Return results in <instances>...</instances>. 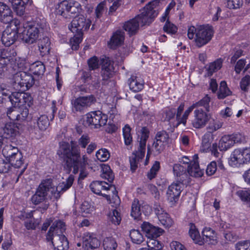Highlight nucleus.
Here are the masks:
<instances>
[{
  "label": "nucleus",
  "mask_w": 250,
  "mask_h": 250,
  "mask_svg": "<svg viewBox=\"0 0 250 250\" xmlns=\"http://www.w3.org/2000/svg\"><path fill=\"white\" fill-rule=\"evenodd\" d=\"M57 154L63 160L64 168L66 169L67 173H69L73 168L74 174H77L80 169V179H83L87 176V173L84 171V169L88 165V157L86 155L81 157V150L74 141H71L70 144L66 142H60Z\"/></svg>",
  "instance_id": "1"
},
{
  "label": "nucleus",
  "mask_w": 250,
  "mask_h": 250,
  "mask_svg": "<svg viewBox=\"0 0 250 250\" xmlns=\"http://www.w3.org/2000/svg\"><path fill=\"white\" fill-rule=\"evenodd\" d=\"M46 23L44 21H36L24 26L21 32L19 29L18 32L20 37L25 43L32 44L43 33L46 27Z\"/></svg>",
  "instance_id": "2"
},
{
  "label": "nucleus",
  "mask_w": 250,
  "mask_h": 250,
  "mask_svg": "<svg viewBox=\"0 0 250 250\" xmlns=\"http://www.w3.org/2000/svg\"><path fill=\"white\" fill-rule=\"evenodd\" d=\"M213 34L212 29L209 26L202 25L198 28L191 26L188 31L189 39H193L195 36V43L198 47H201L208 43L211 40Z\"/></svg>",
  "instance_id": "3"
},
{
  "label": "nucleus",
  "mask_w": 250,
  "mask_h": 250,
  "mask_svg": "<svg viewBox=\"0 0 250 250\" xmlns=\"http://www.w3.org/2000/svg\"><path fill=\"white\" fill-rule=\"evenodd\" d=\"M146 14V12H141L140 14L136 16L134 18L124 23L123 28L127 32L130 36L137 33L140 24L143 26L151 23L156 15V12H153L148 16H147Z\"/></svg>",
  "instance_id": "4"
},
{
  "label": "nucleus",
  "mask_w": 250,
  "mask_h": 250,
  "mask_svg": "<svg viewBox=\"0 0 250 250\" xmlns=\"http://www.w3.org/2000/svg\"><path fill=\"white\" fill-rule=\"evenodd\" d=\"M2 153L6 160L15 168H19L23 164V156L18 147L6 142L2 149Z\"/></svg>",
  "instance_id": "5"
},
{
  "label": "nucleus",
  "mask_w": 250,
  "mask_h": 250,
  "mask_svg": "<svg viewBox=\"0 0 250 250\" xmlns=\"http://www.w3.org/2000/svg\"><path fill=\"white\" fill-rule=\"evenodd\" d=\"M34 83L33 76L24 71L18 72L13 76V86L17 91H26L31 87Z\"/></svg>",
  "instance_id": "6"
},
{
  "label": "nucleus",
  "mask_w": 250,
  "mask_h": 250,
  "mask_svg": "<svg viewBox=\"0 0 250 250\" xmlns=\"http://www.w3.org/2000/svg\"><path fill=\"white\" fill-rule=\"evenodd\" d=\"M141 137L139 140V146L138 150L134 154L135 157L130 159L131 170L134 172L138 167L136 157L142 159L145 156L146 152V143L147 140L149 131L146 127H143L141 129Z\"/></svg>",
  "instance_id": "7"
},
{
  "label": "nucleus",
  "mask_w": 250,
  "mask_h": 250,
  "mask_svg": "<svg viewBox=\"0 0 250 250\" xmlns=\"http://www.w3.org/2000/svg\"><path fill=\"white\" fill-rule=\"evenodd\" d=\"M250 162V147L235 149L229 158V164L232 167H239L241 165Z\"/></svg>",
  "instance_id": "8"
},
{
  "label": "nucleus",
  "mask_w": 250,
  "mask_h": 250,
  "mask_svg": "<svg viewBox=\"0 0 250 250\" xmlns=\"http://www.w3.org/2000/svg\"><path fill=\"white\" fill-rule=\"evenodd\" d=\"M184 179L176 180V182L171 184L167 191L166 197L171 206H175L179 200L180 195L185 185Z\"/></svg>",
  "instance_id": "9"
},
{
  "label": "nucleus",
  "mask_w": 250,
  "mask_h": 250,
  "mask_svg": "<svg viewBox=\"0 0 250 250\" xmlns=\"http://www.w3.org/2000/svg\"><path fill=\"white\" fill-rule=\"evenodd\" d=\"M9 99L12 105L15 108H20L25 105L30 107L33 104V98L31 95L20 91L12 92L9 95Z\"/></svg>",
  "instance_id": "10"
},
{
  "label": "nucleus",
  "mask_w": 250,
  "mask_h": 250,
  "mask_svg": "<svg viewBox=\"0 0 250 250\" xmlns=\"http://www.w3.org/2000/svg\"><path fill=\"white\" fill-rule=\"evenodd\" d=\"M53 188L52 180L50 178L43 180L37 189L36 193L31 198L34 205H38L43 202L47 195L48 191Z\"/></svg>",
  "instance_id": "11"
},
{
  "label": "nucleus",
  "mask_w": 250,
  "mask_h": 250,
  "mask_svg": "<svg viewBox=\"0 0 250 250\" xmlns=\"http://www.w3.org/2000/svg\"><path fill=\"white\" fill-rule=\"evenodd\" d=\"M91 23V21L89 19L83 15H79L72 20L69 28L74 34L83 35V31L89 29Z\"/></svg>",
  "instance_id": "12"
},
{
  "label": "nucleus",
  "mask_w": 250,
  "mask_h": 250,
  "mask_svg": "<svg viewBox=\"0 0 250 250\" xmlns=\"http://www.w3.org/2000/svg\"><path fill=\"white\" fill-rule=\"evenodd\" d=\"M107 121V115L99 110L91 112L86 115V124L93 126L94 128H99L106 125Z\"/></svg>",
  "instance_id": "13"
},
{
  "label": "nucleus",
  "mask_w": 250,
  "mask_h": 250,
  "mask_svg": "<svg viewBox=\"0 0 250 250\" xmlns=\"http://www.w3.org/2000/svg\"><path fill=\"white\" fill-rule=\"evenodd\" d=\"M209 120L208 114L203 108H196L194 111V118L192 121L193 126L200 128L206 125Z\"/></svg>",
  "instance_id": "14"
},
{
  "label": "nucleus",
  "mask_w": 250,
  "mask_h": 250,
  "mask_svg": "<svg viewBox=\"0 0 250 250\" xmlns=\"http://www.w3.org/2000/svg\"><path fill=\"white\" fill-rule=\"evenodd\" d=\"M101 76L103 80H107L112 77L114 68L113 62L109 58L104 57L101 59Z\"/></svg>",
  "instance_id": "15"
},
{
  "label": "nucleus",
  "mask_w": 250,
  "mask_h": 250,
  "mask_svg": "<svg viewBox=\"0 0 250 250\" xmlns=\"http://www.w3.org/2000/svg\"><path fill=\"white\" fill-rule=\"evenodd\" d=\"M47 242H50L55 249L57 250H67L69 248L68 241L64 234H55L48 239L46 236Z\"/></svg>",
  "instance_id": "16"
},
{
  "label": "nucleus",
  "mask_w": 250,
  "mask_h": 250,
  "mask_svg": "<svg viewBox=\"0 0 250 250\" xmlns=\"http://www.w3.org/2000/svg\"><path fill=\"white\" fill-rule=\"evenodd\" d=\"M156 141L153 144L157 153H160L165 148L166 145L168 144L169 137L166 131L158 132L155 136Z\"/></svg>",
  "instance_id": "17"
},
{
  "label": "nucleus",
  "mask_w": 250,
  "mask_h": 250,
  "mask_svg": "<svg viewBox=\"0 0 250 250\" xmlns=\"http://www.w3.org/2000/svg\"><path fill=\"white\" fill-rule=\"evenodd\" d=\"M95 102V98L93 95L80 97L72 102V105L77 111H81L85 108L90 106Z\"/></svg>",
  "instance_id": "18"
},
{
  "label": "nucleus",
  "mask_w": 250,
  "mask_h": 250,
  "mask_svg": "<svg viewBox=\"0 0 250 250\" xmlns=\"http://www.w3.org/2000/svg\"><path fill=\"white\" fill-rule=\"evenodd\" d=\"M155 214L161 222L166 228H169L173 225V221L168 214L166 212L163 208L158 204H155L154 206Z\"/></svg>",
  "instance_id": "19"
},
{
  "label": "nucleus",
  "mask_w": 250,
  "mask_h": 250,
  "mask_svg": "<svg viewBox=\"0 0 250 250\" xmlns=\"http://www.w3.org/2000/svg\"><path fill=\"white\" fill-rule=\"evenodd\" d=\"M112 187L115 189L114 186H109L107 183L103 181H94L90 185V188L93 192L103 196H105L106 194L103 193L102 192V190H107L109 189V188H111ZM117 193V191L115 190L113 194L118 198Z\"/></svg>",
  "instance_id": "20"
},
{
  "label": "nucleus",
  "mask_w": 250,
  "mask_h": 250,
  "mask_svg": "<svg viewBox=\"0 0 250 250\" xmlns=\"http://www.w3.org/2000/svg\"><path fill=\"white\" fill-rule=\"evenodd\" d=\"M65 230V226L63 222L61 220L55 221L50 227L46 236L48 239H51V236L55 234H63Z\"/></svg>",
  "instance_id": "21"
},
{
  "label": "nucleus",
  "mask_w": 250,
  "mask_h": 250,
  "mask_svg": "<svg viewBox=\"0 0 250 250\" xmlns=\"http://www.w3.org/2000/svg\"><path fill=\"white\" fill-rule=\"evenodd\" d=\"M18 38L17 33L15 30L6 29L2 33L1 42L6 46H9L14 43Z\"/></svg>",
  "instance_id": "22"
},
{
  "label": "nucleus",
  "mask_w": 250,
  "mask_h": 250,
  "mask_svg": "<svg viewBox=\"0 0 250 250\" xmlns=\"http://www.w3.org/2000/svg\"><path fill=\"white\" fill-rule=\"evenodd\" d=\"M198 157L197 154L193 156V161L188 166L187 171L188 174L194 177H200L203 174V171L200 168L198 163L197 162Z\"/></svg>",
  "instance_id": "23"
},
{
  "label": "nucleus",
  "mask_w": 250,
  "mask_h": 250,
  "mask_svg": "<svg viewBox=\"0 0 250 250\" xmlns=\"http://www.w3.org/2000/svg\"><path fill=\"white\" fill-rule=\"evenodd\" d=\"M125 33L123 31L119 30L115 32L110 38L108 45L111 48H115L121 45L125 40Z\"/></svg>",
  "instance_id": "24"
},
{
  "label": "nucleus",
  "mask_w": 250,
  "mask_h": 250,
  "mask_svg": "<svg viewBox=\"0 0 250 250\" xmlns=\"http://www.w3.org/2000/svg\"><path fill=\"white\" fill-rule=\"evenodd\" d=\"M83 246L91 250L96 249L100 245L98 239L89 233H85L83 237Z\"/></svg>",
  "instance_id": "25"
},
{
  "label": "nucleus",
  "mask_w": 250,
  "mask_h": 250,
  "mask_svg": "<svg viewBox=\"0 0 250 250\" xmlns=\"http://www.w3.org/2000/svg\"><path fill=\"white\" fill-rule=\"evenodd\" d=\"M17 14L20 16L23 15L25 12V6L29 0H9Z\"/></svg>",
  "instance_id": "26"
},
{
  "label": "nucleus",
  "mask_w": 250,
  "mask_h": 250,
  "mask_svg": "<svg viewBox=\"0 0 250 250\" xmlns=\"http://www.w3.org/2000/svg\"><path fill=\"white\" fill-rule=\"evenodd\" d=\"M50 41L47 37H44L40 39L38 42V48L40 55L43 57L49 54L50 50Z\"/></svg>",
  "instance_id": "27"
},
{
  "label": "nucleus",
  "mask_w": 250,
  "mask_h": 250,
  "mask_svg": "<svg viewBox=\"0 0 250 250\" xmlns=\"http://www.w3.org/2000/svg\"><path fill=\"white\" fill-rule=\"evenodd\" d=\"M173 172L175 175L177 176V180L184 179L185 184L189 183L188 179V175L186 172L187 169L180 164H175L173 167Z\"/></svg>",
  "instance_id": "28"
},
{
  "label": "nucleus",
  "mask_w": 250,
  "mask_h": 250,
  "mask_svg": "<svg viewBox=\"0 0 250 250\" xmlns=\"http://www.w3.org/2000/svg\"><path fill=\"white\" fill-rule=\"evenodd\" d=\"M13 61L8 49L0 48V68H6Z\"/></svg>",
  "instance_id": "29"
},
{
  "label": "nucleus",
  "mask_w": 250,
  "mask_h": 250,
  "mask_svg": "<svg viewBox=\"0 0 250 250\" xmlns=\"http://www.w3.org/2000/svg\"><path fill=\"white\" fill-rule=\"evenodd\" d=\"M128 83L130 89L135 92L141 91L144 87V82L136 76H132Z\"/></svg>",
  "instance_id": "30"
},
{
  "label": "nucleus",
  "mask_w": 250,
  "mask_h": 250,
  "mask_svg": "<svg viewBox=\"0 0 250 250\" xmlns=\"http://www.w3.org/2000/svg\"><path fill=\"white\" fill-rule=\"evenodd\" d=\"M69 1L63 0L58 3L56 8V13L57 15H61L65 19L69 18L68 8Z\"/></svg>",
  "instance_id": "31"
},
{
  "label": "nucleus",
  "mask_w": 250,
  "mask_h": 250,
  "mask_svg": "<svg viewBox=\"0 0 250 250\" xmlns=\"http://www.w3.org/2000/svg\"><path fill=\"white\" fill-rule=\"evenodd\" d=\"M3 130L6 138L15 136L19 133L17 125L11 122L6 123Z\"/></svg>",
  "instance_id": "32"
},
{
  "label": "nucleus",
  "mask_w": 250,
  "mask_h": 250,
  "mask_svg": "<svg viewBox=\"0 0 250 250\" xmlns=\"http://www.w3.org/2000/svg\"><path fill=\"white\" fill-rule=\"evenodd\" d=\"M69 18L70 19L73 17H77V14H79L82 10L81 5L79 2L74 0L69 1L68 7Z\"/></svg>",
  "instance_id": "33"
},
{
  "label": "nucleus",
  "mask_w": 250,
  "mask_h": 250,
  "mask_svg": "<svg viewBox=\"0 0 250 250\" xmlns=\"http://www.w3.org/2000/svg\"><path fill=\"white\" fill-rule=\"evenodd\" d=\"M233 143L229 135H224L219 141L218 148L220 151H226L233 146Z\"/></svg>",
  "instance_id": "34"
},
{
  "label": "nucleus",
  "mask_w": 250,
  "mask_h": 250,
  "mask_svg": "<svg viewBox=\"0 0 250 250\" xmlns=\"http://www.w3.org/2000/svg\"><path fill=\"white\" fill-rule=\"evenodd\" d=\"M213 135L210 132H207L202 138L201 150L207 152L211 147V144L213 141Z\"/></svg>",
  "instance_id": "35"
},
{
  "label": "nucleus",
  "mask_w": 250,
  "mask_h": 250,
  "mask_svg": "<svg viewBox=\"0 0 250 250\" xmlns=\"http://www.w3.org/2000/svg\"><path fill=\"white\" fill-rule=\"evenodd\" d=\"M30 71L36 75H42L45 71V66L41 62H36L30 65Z\"/></svg>",
  "instance_id": "36"
},
{
  "label": "nucleus",
  "mask_w": 250,
  "mask_h": 250,
  "mask_svg": "<svg viewBox=\"0 0 250 250\" xmlns=\"http://www.w3.org/2000/svg\"><path fill=\"white\" fill-rule=\"evenodd\" d=\"M38 127L41 130H45L49 125V122L48 117L45 115H42L37 117V119L34 120Z\"/></svg>",
  "instance_id": "37"
},
{
  "label": "nucleus",
  "mask_w": 250,
  "mask_h": 250,
  "mask_svg": "<svg viewBox=\"0 0 250 250\" xmlns=\"http://www.w3.org/2000/svg\"><path fill=\"white\" fill-rule=\"evenodd\" d=\"M189 233L191 238L196 244H198L199 245H202L204 244L202 239L200 237L199 233L194 225L191 224Z\"/></svg>",
  "instance_id": "38"
},
{
  "label": "nucleus",
  "mask_w": 250,
  "mask_h": 250,
  "mask_svg": "<svg viewBox=\"0 0 250 250\" xmlns=\"http://www.w3.org/2000/svg\"><path fill=\"white\" fill-rule=\"evenodd\" d=\"M231 94V92L228 87L226 82L222 81L220 83V86L218 93V98L220 99H223Z\"/></svg>",
  "instance_id": "39"
},
{
  "label": "nucleus",
  "mask_w": 250,
  "mask_h": 250,
  "mask_svg": "<svg viewBox=\"0 0 250 250\" xmlns=\"http://www.w3.org/2000/svg\"><path fill=\"white\" fill-rule=\"evenodd\" d=\"M141 215V205L137 199H135L132 203L131 215L135 219L139 218Z\"/></svg>",
  "instance_id": "40"
},
{
  "label": "nucleus",
  "mask_w": 250,
  "mask_h": 250,
  "mask_svg": "<svg viewBox=\"0 0 250 250\" xmlns=\"http://www.w3.org/2000/svg\"><path fill=\"white\" fill-rule=\"evenodd\" d=\"M103 246L105 250H115L117 244L113 238L108 237L104 239Z\"/></svg>",
  "instance_id": "41"
},
{
  "label": "nucleus",
  "mask_w": 250,
  "mask_h": 250,
  "mask_svg": "<svg viewBox=\"0 0 250 250\" xmlns=\"http://www.w3.org/2000/svg\"><path fill=\"white\" fill-rule=\"evenodd\" d=\"M210 100V98L207 95L200 101L193 104V106L196 108H202L201 107H203L207 112H208L209 111V103Z\"/></svg>",
  "instance_id": "42"
},
{
  "label": "nucleus",
  "mask_w": 250,
  "mask_h": 250,
  "mask_svg": "<svg viewBox=\"0 0 250 250\" xmlns=\"http://www.w3.org/2000/svg\"><path fill=\"white\" fill-rule=\"evenodd\" d=\"M130 237L132 242L137 244H140L144 241L143 235L138 230H131L130 232Z\"/></svg>",
  "instance_id": "43"
},
{
  "label": "nucleus",
  "mask_w": 250,
  "mask_h": 250,
  "mask_svg": "<svg viewBox=\"0 0 250 250\" xmlns=\"http://www.w3.org/2000/svg\"><path fill=\"white\" fill-rule=\"evenodd\" d=\"M121 217L120 212L116 209H113L108 215V221L115 225H119L121 222Z\"/></svg>",
  "instance_id": "44"
},
{
  "label": "nucleus",
  "mask_w": 250,
  "mask_h": 250,
  "mask_svg": "<svg viewBox=\"0 0 250 250\" xmlns=\"http://www.w3.org/2000/svg\"><path fill=\"white\" fill-rule=\"evenodd\" d=\"M74 180V176L69 175L65 182L60 184L57 188V190L59 191H65L69 188L72 185Z\"/></svg>",
  "instance_id": "45"
},
{
  "label": "nucleus",
  "mask_w": 250,
  "mask_h": 250,
  "mask_svg": "<svg viewBox=\"0 0 250 250\" xmlns=\"http://www.w3.org/2000/svg\"><path fill=\"white\" fill-rule=\"evenodd\" d=\"M103 173L101 177L108 180L109 182H112L114 178V176L111 171L110 167L108 165H104L102 167Z\"/></svg>",
  "instance_id": "46"
},
{
  "label": "nucleus",
  "mask_w": 250,
  "mask_h": 250,
  "mask_svg": "<svg viewBox=\"0 0 250 250\" xmlns=\"http://www.w3.org/2000/svg\"><path fill=\"white\" fill-rule=\"evenodd\" d=\"M96 156L100 161L105 162L109 158L110 153L107 149L101 148L96 152Z\"/></svg>",
  "instance_id": "47"
},
{
  "label": "nucleus",
  "mask_w": 250,
  "mask_h": 250,
  "mask_svg": "<svg viewBox=\"0 0 250 250\" xmlns=\"http://www.w3.org/2000/svg\"><path fill=\"white\" fill-rule=\"evenodd\" d=\"M147 241V245L150 250H162L161 243L155 238H148Z\"/></svg>",
  "instance_id": "48"
},
{
  "label": "nucleus",
  "mask_w": 250,
  "mask_h": 250,
  "mask_svg": "<svg viewBox=\"0 0 250 250\" xmlns=\"http://www.w3.org/2000/svg\"><path fill=\"white\" fill-rule=\"evenodd\" d=\"M223 61V60L220 58L211 63L208 69V73L212 75L213 73L219 70L222 67Z\"/></svg>",
  "instance_id": "49"
},
{
  "label": "nucleus",
  "mask_w": 250,
  "mask_h": 250,
  "mask_svg": "<svg viewBox=\"0 0 250 250\" xmlns=\"http://www.w3.org/2000/svg\"><path fill=\"white\" fill-rule=\"evenodd\" d=\"M12 20V12L9 7L0 15V21L4 23H9Z\"/></svg>",
  "instance_id": "50"
},
{
  "label": "nucleus",
  "mask_w": 250,
  "mask_h": 250,
  "mask_svg": "<svg viewBox=\"0 0 250 250\" xmlns=\"http://www.w3.org/2000/svg\"><path fill=\"white\" fill-rule=\"evenodd\" d=\"M123 131L125 143L126 145H129L132 141V138L130 133L131 128L128 125H126L123 128Z\"/></svg>",
  "instance_id": "51"
},
{
  "label": "nucleus",
  "mask_w": 250,
  "mask_h": 250,
  "mask_svg": "<svg viewBox=\"0 0 250 250\" xmlns=\"http://www.w3.org/2000/svg\"><path fill=\"white\" fill-rule=\"evenodd\" d=\"M160 168V163L158 161H155L149 171L147 172V177L151 180L154 178Z\"/></svg>",
  "instance_id": "52"
},
{
  "label": "nucleus",
  "mask_w": 250,
  "mask_h": 250,
  "mask_svg": "<svg viewBox=\"0 0 250 250\" xmlns=\"http://www.w3.org/2000/svg\"><path fill=\"white\" fill-rule=\"evenodd\" d=\"M93 207L86 201L83 202L81 205L80 212L82 216H86L92 211Z\"/></svg>",
  "instance_id": "53"
},
{
  "label": "nucleus",
  "mask_w": 250,
  "mask_h": 250,
  "mask_svg": "<svg viewBox=\"0 0 250 250\" xmlns=\"http://www.w3.org/2000/svg\"><path fill=\"white\" fill-rule=\"evenodd\" d=\"M82 34H75L73 38L70 40L72 50H77L79 47V44L82 41Z\"/></svg>",
  "instance_id": "54"
},
{
  "label": "nucleus",
  "mask_w": 250,
  "mask_h": 250,
  "mask_svg": "<svg viewBox=\"0 0 250 250\" xmlns=\"http://www.w3.org/2000/svg\"><path fill=\"white\" fill-rule=\"evenodd\" d=\"M236 194L242 201L250 203V189L239 190L236 192Z\"/></svg>",
  "instance_id": "55"
},
{
  "label": "nucleus",
  "mask_w": 250,
  "mask_h": 250,
  "mask_svg": "<svg viewBox=\"0 0 250 250\" xmlns=\"http://www.w3.org/2000/svg\"><path fill=\"white\" fill-rule=\"evenodd\" d=\"M195 108L194 106H193V104L190 106L187 110H186L183 116V117L180 120L178 119L177 121V123L174 125H173V127H177L181 123H183L185 125L186 122V120L189 114V113L192 111V110Z\"/></svg>",
  "instance_id": "56"
},
{
  "label": "nucleus",
  "mask_w": 250,
  "mask_h": 250,
  "mask_svg": "<svg viewBox=\"0 0 250 250\" xmlns=\"http://www.w3.org/2000/svg\"><path fill=\"white\" fill-rule=\"evenodd\" d=\"M87 63L90 70H94L99 68V60L96 56H93L89 59L87 61Z\"/></svg>",
  "instance_id": "57"
},
{
  "label": "nucleus",
  "mask_w": 250,
  "mask_h": 250,
  "mask_svg": "<svg viewBox=\"0 0 250 250\" xmlns=\"http://www.w3.org/2000/svg\"><path fill=\"white\" fill-rule=\"evenodd\" d=\"M90 138L87 135H83L78 140V143H76L78 147L80 148L79 146L83 148H85L90 142ZM75 142V141H74ZM76 143H77L76 142ZM80 149V148H79Z\"/></svg>",
  "instance_id": "58"
},
{
  "label": "nucleus",
  "mask_w": 250,
  "mask_h": 250,
  "mask_svg": "<svg viewBox=\"0 0 250 250\" xmlns=\"http://www.w3.org/2000/svg\"><path fill=\"white\" fill-rule=\"evenodd\" d=\"M222 123L218 121H213L212 123L210 122L207 127L208 130L207 132H210L212 134L213 132L220 128L222 126Z\"/></svg>",
  "instance_id": "59"
},
{
  "label": "nucleus",
  "mask_w": 250,
  "mask_h": 250,
  "mask_svg": "<svg viewBox=\"0 0 250 250\" xmlns=\"http://www.w3.org/2000/svg\"><path fill=\"white\" fill-rule=\"evenodd\" d=\"M165 32L168 33L174 34L177 32V27L173 23L170 22L167 19L163 27Z\"/></svg>",
  "instance_id": "60"
},
{
  "label": "nucleus",
  "mask_w": 250,
  "mask_h": 250,
  "mask_svg": "<svg viewBox=\"0 0 250 250\" xmlns=\"http://www.w3.org/2000/svg\"><path fill=\"white\" fill-rule=\"evenodd\" d=\"M163 231L162 229L154 226L148 234L147 238H156L162 235Z\"/></svg>",
  "instance_id": "61"
},
{
  "label": "nucleus",
  "mask_w": 250,
  "mask_h": 250,
  "mask_svg": "<svg viewBox=\"0 0 250 250\" xmlns=\"http://www.w3.org/2000/svg\"><path fill=\"white\" fill-rule=\"evenodd\" d=\"M11 164L8 161L6 162L3 158L0 157V173H6L11 168Z\"/></svg>",
  "instance_id": "62"
},
{
  "label": "nucleus",
  "mask_w": 250,
  "mask_h": 250,
  "mask_svg": "<svg viewBox=\"0 0 250 250\" xmlns=\"http://www.w3.org/2000/svg\"><path fill=\"white\" fill-rule=\"evenodd\" d=\"M236 250H250V241H241L235 245Z\"/></svg>",
  "instance_id": "63"
},
{
  "label": "nucleus",
  "mask_w": 250,
  "mask_h": 250,
  "mask_svg": "<svg viewBox=\"0 0 250 250\" xmlns=\"http://www.w3.org/2000/svg\"><path fill=\"white\" fill-rule=\"evenodd\" d=\"M250 85V76L246 75L243 78L240 82L241 89L244 91H248Z\"/></svg>",
  "instance_id": "64"
}]
</instances>
